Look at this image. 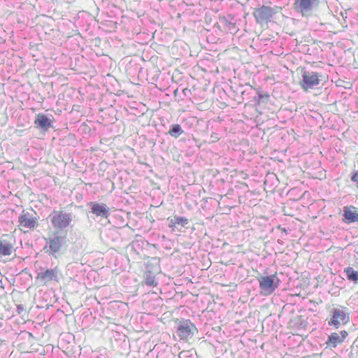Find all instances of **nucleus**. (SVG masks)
I'll return each mask as SVG.
<instances>
[{"label": "nucleus", "instance_id": "f257e3e1", "mask_svg": "<svg viewBox=\"0 0 358 358\" xmlns=\"http://www.w3.org/2000/svg\"><path fill=\"white\" fill-rule=\"evenodd\" d=\"M53 227L57 229L62 230L67 227L72 221V215L65 211H53L50 215Z\"/></svg>", "mask_w": 358, "mask_h": 358}, {"label": "nucleus", "instance_id": "f03ea898", "mask_svg": "<svg viewBox=\"0 0 358 358\" xmlns=\"http://www.w3.org/2000/svg\"><path fill=\"white\" fill-rule=\"evenodd\" d=\"M322 77L317 72L303 71L302 73V80L300 82L301 87L307 92L309 89L313 88L315 86L320 84Z\"/></svg>", "mask_w": 358, "mask_h": 358}, {"label": "nucleus", "instance_id": "7ed1b4c3", "mask_svg": "<svg viewBox=\"0 0 358 358\" xmlns=\"http://www.w3.org/2000/svg\"><path fill=\"white\" fill-rule=\"evenodd\" d=\"M196 332L197 329L195 325L189 320H186L180 322L176 333L180 339L188 340L192 338Z\"/></svg>", "mask_w": 358, "mask_h": 358}, {"label": "nucleus", "instance_id": "20e7f679", "mask_svg": "<svg viewBox=\"0 0 358 358\" xmlns=\"http://www.w3.org/2000/svg\"><path fill=\"white\" fill-rule=\"evenodd\" d=\"M319 5V0H296L294 2L295 10L301 13L303 16H309L313 8Z\"/></svg>", "mask_w": 358, "mask_h": 358}, {"label": "nucleus", "instance_id": "39448f33", "mask_svg": "<svg viewBox=\"0 0 358 358\" xmlns=\"http://www.w3.org/2000/svg\"><path fill=\"white\" fill-rule=\"evenodd\" d=\"M275 9L266 6H262L254 10V17L259 24L267 23L271 21L272 16L275 14Z\"/></svg>", "mask_w": 358, "mask_h": 358}, {"label": "nucleus", "instance_id": "423d86ee", "mask_svg": "<svg viewBox=\"0 0 358 358\" xmlns=\"http://www.w3.org/2000/svg\"><path fill=\"white\" fill-rule=\"evenodd\" d=\"M260 288L266 294L272 293L278 287L279 280L275 275L263 276L259 279Z\"/></svg>", "mask_w": 358, "mask_h": 358}, {"label": "nucleus", "instance_id": "0eeeda50", "mask_svg": "<svg viewBox=\"0 0 358 358\" xmlns=\"http://www.w3.org/2000/svg\"><path fill=\"white\" fill-rule=\"evenodd\" d=\"M59 269L55 267L53 269H41L38 273L36 278L41 280L44 284H46L52 280L58 282Z\"/></svg>", "mask_w": 358, "mask_h": 358}, {"label": "nucleus", "instance_id": "6e6552de", "mask_svg": "<svg viewBox=\"0 0 358 358\" xmlns=\"http://www.w3.org/2000/svg\"><path fill=\"white\" fill-rule=\"evenodd\" d=\"M88 206L91 208V213L96 216L107 218L109 215V208L105 203L90 202Z\"/></svg>", "mask_w": 358, "mask_h": 358}, {"label": "nucleus", "instance_id": "1a4fd4ad", "mask_svg": "<svg viewBox=\"0 0 358 358\" xmlns=\"http://www.w3.org/2000/svg\"><path fill=\"white\" fill-rule=\"evenodd\" d=\"M66 236L56 235L53 238L49 239L50 254L55 255L58 252L62 246L66 243Z\"/></svg>", "mask_w": 358, "mask_h": 358}, {"label": "nucleus", "instance_id": "9d476101", "mask_svg": "<svg viewBox=\"0 0 358 358\" xmlns=\"http://www.w3.org/2000/svg\"><path fill=\"white\" fill-rule=\"evenodd\" d=\"M349 321L348 315L342 310L334 309L333 312V317L329 322V324L336 326L344 324Z\"/></svg>", "mask_w": 358, "mask_h": 358}, {"label": "nucleus", "instance_id": "9b49d317", "mask_svg": "<svg viewBox=\"0 0 358 358\" xmlns=\"http://www.w3.org/2000/svg\"><path fill=\"white\" fill-rule=\"evenodd\" d=\"M343 216L349 223L358 222V212L357 208L353 206L345 207Z\"/></svg>", "mask_w": 358, "mask_h": 358}, {"label": "nucleus", "instance_id": "f8f14e48", "mask_svg": "<svg viewBox=\"0 0 358 358\" xmlns=\"http://www.w3.org/2000/svg\"><path fill=\"white\" fill-rule=\"evenodd\" d=\"M18 220L20 225L27 229L33 228L36 224V220L29 213H23L19 217Z\"/></svg>", "mask_w": 358, "mask_h": 358}, {"label": "nucleus", "instance_id": "ddd939ff", "mask_svg": "<svg viewBox=\"0 0 358 358\" xmlns=\"http://www.w3.org/2000/svg\"><path fill=\"white\" fill-rule=\"evenodd\" d=\"M52 120L43 114H38L35 120L38 127L47 130L51 127Z\"/></svg>", "mask_w": 358, "mask_h": 358}, {"label": "nucleus", "instance_id": "4468645a", "mask_svg": "<svg viewBox=\"0 0 358 358\" xmlns=\"http://www.w3.org/2000/svg\"><path fill=\"white\" fill-rule=\"evenodd\" d=\"M13 250L12 244L6 241L0 240V254L3 255H10Z\"/></svg>", "mask_w": 358, "mask_h": 358}, {"label": "nucleus", "instance_id": "2eb2a0df", "mask_svg": "<svg viewBox=\"0 0 358 358\" xmlns=\"http://www.w3.org/2000/svg\"><path fill=\"white\" fill-rule=\"evenodd\" d=\"M188 224V220L185 217L174 216L170 219V223L169 224V227L172 228L176 226V224H180L182 227H185Z\"/></svg>", "mask_w": 358, "mask_h": 358}, {"label": "nucleus", "instance_id": "dca6fc26", "mask_svg": "<svg viewBox=\"0 0 358 358\" xmlns=\"http://www.w3.org/2000/svg\"><path fill=\"white\" fill-rule=\"evenodd\" d=\"M347 278L354 282H358V271H355L352 267H347L344 269Z\"/></svg>", "mask_w": 358, "mask_h": 358}, {"label": "nucleus", "instance_id": "f3484780", "mask_svg": "<svg viewBox=\"0 0 358 358\" xmlns=\"http://www.w3.org/2000/svg\"><path fill=\"white\" fill-rule=\"evenodd\" d=\"M341 342H343V338H341V336L338 334L333 333L329 336L327 344L331 348H335L337 345V343Z\"/></svg>", "mask_w": 358, "mask_h": 358}, {"label": "nucleus", "instance_id": "a211bd4d", "mask_svg": "<svg viewBox=\"0 0 358 358\" xmlns=\"http://www.w3.org/2000/svg\"><path fill=\"white\" fill-rule=\"evenodd\" d=\"M182 133L183 130L178 124H172L169 131V134L174 138H178Z\"/></svg>", "mask_w": 358, "mask_h": 358}, {"label": "nucleus", "instance_id": "6ab92c4d", "mask_svg": "<svg viewBox=\"0 0 358 358\" xmlns=\"http://www.w3.org/2000/svg\"><path fill=\"white\" fill-rule=\"evenodd\" d=\"M145 283L150 286H156L157 282L151 272H147L145 275Z\"/></svg>", "mask_w": 358, "mask_h": 358}, {"label": "nucleus", "instance_id": "aec40b11", "mask_svg": "<svg viewBox=\"0 0 358 358\" xmlns=\"http://www.w3.org/2000/svg\"><path fill=\"white\" fill-rule=\"evenodd\" d=\"M269 98V96L268 94H258V102H266Z\"/></svg>", "mask_w": 358, "mask_h": 358}, {"label": "nucleus", "instance_id": "412c9836", "mask_svg": "<svg viewBox=\"0 0 358 358\" xmlns=\"http://www.w3.org/2000/svg\"><path fill=\"white\" fill-rule=\"evenodd\" d=\"M351 180H352V181H354V182H357V184H358V171H357V172H355V173L352 175V178H351Z\"/></svg>", "mask_w": 358, "mask_h": 358}, {"label": "nucleus", "instance_id": "4be33fe9", "mask_svg": "<svg viewBox=\"0 0 358 358\" xmlns=\"http://www.w3.org/2000/svg\"><path fill=\"white\" fill-rule=\"evenodd\" d=\"M17 313L19 314H21L23 311H24V308H23V306L22 305H18L17 306Z\"/></svg>", "mask_w": 358, "mask_h": 358}, {"label": "nucleus", "instance_id": "5701e85b", "mask_svg": "<svg viewBox=\"0 0 358 358\" xmlns=\"http://www.w3.org/2000/svg\"><path fill=\"white\" fill-rule=\"evenodd\" d=\"M341 338H343V341L345 338V337L348 336V333L345 331H342L341 332Z\"/></svg>", "mask_w": 358, "mask_h": 358}, {"label": "nucleus", "instance_id": "b1692460", "mask_svg": "<svg viewBox=\"0 0 358 358\" xmlns=\"http://www.w3.org/2000/svg\"><path fill=\"white\" fill-rule=\"evenodd\" d=\"M127 249H131V250H134V245L132 243L131 245H129L128 247H127Z\"/></svg>", "mask_w": 358, "mask_h": 358}, {"label": "nucleus", "instance_id": "393cba45", "mask_svg": "<svg viewBox=\"0 0 358 358\" xmlns=\"http://www.w3.org/2000/svg\"><path fill=\"white\" fill-rule=\"evenodd\" d=\"M357 187H358V183H357Z\"/></svg>", "mask_w": 358, "mask_h": 358}]
</instances>
